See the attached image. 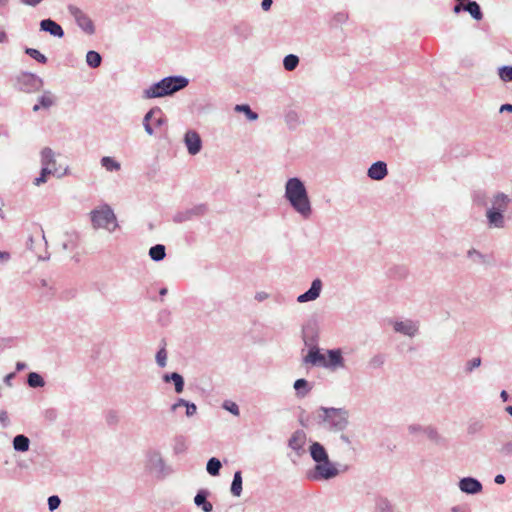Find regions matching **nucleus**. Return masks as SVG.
<instances>
[{"mask_svg": "<svg viewBox=\"0 0 512 512\" xmlns=\"http://www.w3.org/2000/svg\"><path fill=\"white\" fill-rule=\"evenodd\" d=\"M349 411L344 408L320 406L312 415L300 416V424L308 428L314 422L324 429L333 432H343L349 425Z\"/></svg>", "mask_w": 512, "mask_h": 512, "instance_id": "obj_1", "label": "nucleus"}, {"mask_svg": "<svg viewBox=\"0 0 512 512\" xmlns=\"http://www.w3.org/2000/svg\"><path fill=\"white\" fill-rule=\"evenodd\" d=\"M285 199L303 219L312 215L311 201L304 182L298 177L289 178L285 183Z\"/></svg>", "mask_w": 512, "mask_h": 512, "instance_id": "obj_2", "label": "nucleus"}, {"mask_svg": "<svg viewBox=\"0 0 512 512\" xmlns=\"http://www.w3.org/2000/svg\"><path fill=\"white\" fill-rule=\"evenodd\" d=\"M189 80L181 75L168 76L152 84L143 91L142 98L152 99L171 96L174 93L186 88Z\"/></svg>", "mask_w": 512, "mask_h": 512, "instance_id": "obj_3", "label": "nucleus"}, {"mask_svg": "<svg viewBox=\"0 0 512 512\" xmlns=\"http://www.w3.org/2000/svg\"><path fill=\"white\" fill-rule=\"evenodd\" d=\"M90 217L92 226L95 229L104 228L109 231H114L118 226L116 216L108 204L93 209L90 212Z\"/></svg>", "mask_w": 512, "mask_h": 512, "instance_id": "obj_4", "label": "nucleus"}, {"mask_svg": "<svg viewBox=\"0 0 512 512\" xmlns=\"http://www.w3.org/2000/svg\"><path fill=\"white\" fill-rule=\"evenodd\" d=\"M146 469L155 475L159 480L171 474L172 469L166 465L161 453L158 450H149L146 453Z\"/></svg>", "mask_w": 512, "mask_h": 512, "instance_id": "obj_5", "label": "nucleus"}, {"mask_svg": "<svg viewBox=\"0 0 512 512\" xmlns=\"http://www.w3.org/2000/svg\"><path fill=\"white\" fill-rule=\"evenodd\" d=\"M339 475V470L335 464L330 461L315 464V466L306 472V478L311 481H324L335 478Z\"/></svg>", "mask_w": 512, "mask_h": 512, "instance_id": "obj_6", "label": "nucleus"}, {"mask_svg": "<svg viewBox=\"0 0 512 512\" xmlns=\"http://www.w3.org/2000/svg\"><path fill=\"white\" fill-rule=\"evenodd\" d=\"M43 79L36 74L23 72L17 77V87L25 93H34L43 87Z\"/></svg>", "mask_w": 512, "mask_h": 512, "instance_id": "obj_7", "label": "nucleus"}, {"mask_svg": "<svg viewBox=\"0 0 512 512\" xmlns=\"http://www.w3.org/2000/svg\"><path fill=\"white\" fill-rule=\"evenodd\" d=\"M68 12L74 18L76 24L87 34L92 35L95 33V26L93 21L86 15L80 8L75 5H68Z\"/></svg>", "mask_w": 512, "mask_h": 512, "instance_id": "obj_8", "label": "nucleus"}, {"mask_svg": "<svg viewBox=\"0 0 512 512\" xmlns=\"http://www.w3.org/2000/svg\"><path fill=\"white\" fill-rule=\"evenodd\" d=\"M207 212L206 204H198L192 208L178 211L173 216V221L175 223H183L189 220H192L194 217L203 216Z\"/></svg>", "mask_w": 512, "mask_h": 512, "instance_id": "obj_9", "label": "nucleus"}, {"mask_svg": "<svg viewBox=\"0 0 512 512\" xmlns=\"http://www.w3.org/2000/svg\"><path fill=\"white\" fill-rule=\"evenodd\" d=\"M318 326L315 320H310L302 327V339L305 346H317L318 345Z\"/></svg>", "mask_w": 512, "mask_h": 512, "instance_id": "obj_10", "label": "nucleus"}, {"mask_svg": "<svg viewBox=\"0 0 512 512\" xmlns=\"http://www.w3.org/2000/svg\"><path fill=\"white\" fill-rule=\"evenodd\" d=\"M183 141L190 155H197L202 149V139L195 130H188L184 135Z\"/></svg>", "mask_w": 512, "mask_h": 512, "instance_id": "obj_11", "label": "nucleus"}, {"mask_svg": "<svg viewBox=\"0 0 512 512\" xmlns=\"http://www.w3.org/2000/svg\"><path fill=\"white\" fill-rule=\"evenodd\" d=\"M306 433L303 430H296L293 432L288 440V447L291 448L298 456L305 453L304 446L306 444Z\"/></svg>", "mask_w": 512, "mask_h": 512, "instance_id": "obj_12", "label": "nucleus"}, {"mask_svg": "<svg viewBox=\"0 0 512 512\" xmlns=\"http://www.w3.org/2000/svg\"><path fill=\"white\" fill-rule=\"evenodd\" d=\"M344 357L341 349H329L327 350V358L325 357L324 368L336 370L337 368L344 367Z\"/></svg>", "mask_w": 512, "mask_h": 512, "instance_id": "obj_13", "label": "nucleus"}, {"mask_svg": "<svg viewBox=\"0 0 512 512\" xmlns=\"http://www.w3.org/2000/svg\"><path fill=\"white\" fill-rule=\"evenodd\" d=\"M321 290L322 281L319 278H316L312 281L310 288L297 297V301L299 303L314 301L320 296Z\"/></svg>", "mask_w": 512, "mask_h": 512, "instance_id": "obj_14", "label": "nucleus"}, {"mask_svg": "<svg viewBox=\"0 0 512 512\" xmlns=\"http://www.w3.org/2000/svg\"><path fill=\"white\" fill-rule=\"evenodd\" d=\"M459 488L463 493L475 495L482 491L481 482L474 477H464L459 481Z\"/></svg>", "mask_w": 512, "mask_h": 512, "instance_id": "obj_15", "label": "nucleus"}, {"mask_svg": "<svg viewBox=\"0 0 512 512\" xmlns=\"http://www.w3.org/2000/svg\"><path fill=\"white\" fill-rule=\"evenodd\" d=\"M388 175L387 164L384 161L374 162L367 170V176L371 180L381 181Z\"/></svg>", "mask_w": 512, "mask_h": 512, "instance_id": "obj_16", "label": "nucleus"}, {"mask_svg": "<svg viewBox=\"0 0 512 512\" xmlns=\"http://www.w3.org/2000/svg\"><path fill=\"white\" fill-rule=\"evenodd\" d=\"M309 453L315 464L329 460V455L323 444L313 441L309 446Z\"/></svg>", "mask_w": 512, "mask_h": 512, "instance_id": "obj_17", "label": "nucleus"}, {"mask_svg": "<svg viewBox=\"0 0 512 512\" xmlns=\"http://www.w3.org/2000/svg\"><path fill=\"white\" fill-rule=\"evenodd\" d=\"M505 209L489 208L486 212L487 221L490 227L503 228L505 225L504 212Z\"/></svg>", "mask_w": 512, "mask_h": 512, "instance_id": "obj_18", "label": "nucleus"}, {"mask_svg": "<svg viewBox=\"0 0 512 512\" xmlns=\"http://www.w3.org/2000/svg\"><path fill=\"white\" fill-rule=\"evenodd\" d=\"M308 353L303 357L304 364H311L313 366H322L324 367L325 355H323L320 351V348L317 346L308 347Z\"/></svg>", "mask_w": 512, "mask_h": 512, "instance_id": "obj_19", "label": "nucleus"}, {"mask_svg": "<svg viewBox=\"0 0 512 512\" xmlns=\"http://www.w3.org/2000/svg\"><path fill=\"white\" fill-rule=\"evenodd\" d=\"M40 30L58 38L64 36V30L60 24L51 18H46L40 21Z\"/></svg>", "mask_w": 512, "mask_h": 512, "instance_id": "obj_20", "label": "nucleus"}, {"mask_svg": "<svg viewBox=\"0 0 512 512\" xmlns=\"http://www.w3.org/2000/svg\"><path fill=\"white\" fill-rule=\"evenodd\" d=\"M393 328L395 332L409 337L415 336L418 332V326L412 320L396 321L394 322Z\"/></svg>", "mask_w": 512, "mask_h": 512, "instance_id": "obj_21", "label": "nucleus"}, {"mask_svg": "<svg viewBox=\"0 0 512 512\" xmlns=\"http://www.w3.org/2000/svg\"><path fill=\"white\" fill-rule=\"evenodd\" d=\"M210 491L207 489H200L194 497V504L200 508L203 512H212L213 505L208 501Z\"/></svg>", "mask_w": 512, "mask_h": 512, "instance_id": "obj_22", "label": "nucleus"}, {"mask_svg": "<svg viewBox=\"0 0 512 512\" xmlns=\"http://www.w3.org/2000/svg\"><path fill=\"white\" fill-rule=\"evenodd\" d=\"M162 379L165 383L172 382L174 384L176 393L180 394L183 392L185 382L183 376L178 372L165 373Z\"/></svg>", "mask_w": 512, "mask_h": 512, "instance_id": "obj_23", "label": "nucleus"}, {"mask_svg": "<svg viewBox=\"0 0 512 512\" xmlns=\"http://www.w3.org/2000/svg\"><path fill=\"white\" fill-rule=\"evenodd\" d=\"M184 406L186 408V416L192 417L197 412V406L193 402H189L183 398H178L175 403L170 407L171 412H176L179 407Z\"/></svg>", "mask_w": 512, "mask_h": 512, "instance_id": "obj_24", "label": "nucleus"}, {"mask_svg": "<svg viewBox=\"0 0 512 512\" xmlns=\"http://www.w3.org/2000/svg\"><path fill=\"white\" fill-rule=\"evenodd\" d=\"M157 113H161V108L158 107V106H155L153 108H151L144 116L143 118V126H144V129L146 131V133L150 136L154 135V128H153V125L151 123V121L153 120L152 117H155L157 115Z\"/></svg>", "mask_w": 512, "mask_h": 512, "instance_id": "obj_25", "label": "nucleus"}, {"mask_svg": "<svg viewBox=\"0 0 512 512\" xmlns=\"http://www.w3.org/2000/svg\"><path fill=\"white\" fill-rule=\"evenodd\" d=\"M293 387L298 398H304L312 390V385L304 378L297 379Z\"/></svg>", "mask_w": 512, "mask_h": 512, "instance_id": "obj_26", "label": "nucleus"}, {"mask_svg": "<svg viewBox=\"0 0 512 512\" xmlns=\"http://www.w3.org/2000/svg\"><path fill=\"white\" fill-rule=\"evenodd\" d=\"M394 505L385 496L378 495L375 498V512H394Z\"/></svg>", "mask_w": 512, "mask_h": 512, "instance_id": "obj_27", "label": "nucleus"}, {"mask_svg": "<svg viewBox=\"0 0 512 512\" xmlns=\"http://www.w3.org/2000/svg\"><path fill=\"white\" fill-rule=\"evenodd\" d=\"M13 448L17 452H27L30 447V440L24 434H18L13 438Z\"/></svg>", "mask_w": 512, "mask_h": 512, "instance_id": "obj_28", "label": "nucleus"}, {"mask_svg": "<svg viewBox=\"0 0 512 512\" xmlns=\"http://www.w3.org/2000/svg\"><path fill=\"white\" fill-rule=\"evenodd\" d=\"M41 165L42 167L56 168V161L54 152L51 148L45 147L41 151Z\"/></svg>", "mask_w": 512, "mask_h": 512, "instance_id": "obj_29", "label": "nucleus"}, {"mask_svg": "<svg viewBox=\"0 0 512 512\" xmlns=\"http://www.w3.org/2000/svg\"><path fill=\"white\" fill-rule=\"evenodd\" d=\"M187 437L184 435H176L173 438V452L176 455L183 454L188 449Z\"/></svg>", "mask_w": 512, "mask_h": 512, "instance_id": "obj_30", "label": "nucleus"}, {"mask_svg": "<svg viewBox=\"0 0 512 512\" xmlns=\"http://www.w3.org/2000/svg\"><path fill=\"white\" fill-rule=\"evenodd\" d=\"M242 472L240 470L236 471L233 475V480L231 483L230 491L233 496L239 497L242 493Z\"/></svg>", "mask_w": 512, "mask_h": 512, "instance_id": "obj_31", "label": "nucleus"}, {"mask_svg": "<svg viewBox=\"0 0 512 512\" xmlns=\"http://www.w3.org/2000/svg\"><path fill=\"white\" fill-rule=\"evenodd\" d=\"M465 12H468L471 15V17L477 21L483 18L481 7L476 1H468L466 3Z\"/></svg>", "mask_w": 512, "mask_h": 512, "instance_id": "obj_32", "label": "nucleus"}, {"mask_svg": "<svg viewBox=\"0 0 512 512\" xmlns=\"http://www.w3.org/2000/svg\"><path fill=\"white\" fill-rule=\"evenodd\" d=\"M149 256L153 261H162L166 256V248L162 244H156L149 249Z\"/></svg>", "mask_w": 512, "mask_h": 512, "instance_id": "obj_33", "label": "nucleus"}, {"mask_svg": "<svg viewBox=\"0 0 512 512\" xmlns=\"http://www.w3.org/2000/svg\"><path fill=\"white\" fill-rule=\"evenodd\" d=\"M27 384L31 388H41L45 385V381L39 373L30 372L27 375Z\"/></svg>", "mask_w": 512, "mask_h": 512, "instance_id": "obj_34", "label": "nucleus"}, {"mask_svg": "<svg viewBox=\"0 0 512 512\" xmlns=\"http://www.w3.org/2000/svg\"><path fill=\"white\" fill-rule=\"evenodd\" d=\"M484 422L481 419L472 418L468 422L467 433L469 435H476L481 433L484 429Z\"/></svg>", "mask_w": 512, "mask_h": 512, "instance_id": "obj_35", "label": "nucleus"}, {"mask_svg": "<svg viewBox=\"0 0 512 512\" xmlns=\"http://www.w3.org/2000/svg\"><path fill=\"white\" fill-rule=\"evenodd\" d=\"M87 65L91 68H98L102 63V56L94 50H90L86 54Z\"/></svg>", "mask_w": 512, "mask_h": 512, "instance_id": "obj_36", "label": "nucleus"}, {"mask_svg": "<svg viewBox=\"0 0 512 512\" xmlns=\"http://www.w3.org/2000/svg\"><path fill=\"white\" fill-rule=\"evenodd\" d=\"M234 110L236 112L244 113L248 120L255 121L258 119L259 115L255 111L251 109V107L248 104H237L234 107Z\"/></svg>", "mask_w": 512, "mask_h": 512, "instance_id": "obj_37", "label": "nucleus"}, {"mask_svg": "<svg viewBox=\"0 0 512 512\" xmlns=\"http://www.w3.org/2000/svg\"><path fill=\"white\" fill-rule=\"evenodd\" d=\"M222 467L221 461L216 457H211L206 465V470L211 476H218Z\"/></svg>", "mask_w": 512, "mask_h": 512, "instance_id": "obj_38", "label": "nucleus"}, {"mask_svg": "<svg viewBox=\"0 0 512 512\" xmlns=\"http://www.w3.org/2000/svg\"><path fill=\"white\" fill-rule=\"evenodd\" d=\"M467 257L469 259H471L474 263H477V264L488 263L487 255L481 253L480 251L476 250L475 248H471L467 251Z\"/></svg>", "mask_w": 512, "mask_h": 512, "instance_id": "obj_39", "label": "nucleus"}, {"mask_svg": "<svg viewBox=\"0 0 512 512\" xmlns=\"http://www.w3.org/2000/svg\"><path fill=\"white\" fill-rule=\"evenodd\" d=\"M38 102L44 109H49L55 104L56 98L51 91L47 90L38 98Z\"/></svg>", "mask_w": 512, "mask_h": 512, "instance_id": "obj_40", "label": "nucleus"}, {"mask_svg": "<svg viewBox=\"0 0 512 512\" xmlns=\"http://www.w3.org/2000/svg\"><path fill=\"white\" fill-rule=\"evenodd\" d=\"M56 172V168L41 167L40 175L34 179V185L40 186L47 182L48 177Z\"/></svg>", "mask_w": 512, "mask_h": 512, "instance_id": "obj_41", "label": "nucleus"}, {"mask_svg": "<svg viewBox=\"0 0 512 512\" xmlns=\"http://www.w3.org/2000/svg\"><path fill=\"white\" fill-rule=\"evenodd\" d=\"M285 122L289 129L294 130L300 124V117L296 111L289 110L285 114Z\"/></svg>", "mask_w": 512, "mask_h": 512, "instance_id": "obj_42", "label": "nucleus"}, {"mask_svg": "<svg viewBox=\"0 0 512 512\" xmlns=\"http://www.w3.org/2000/svg\"><path fill=\"white\" fill-rule=\"evenodd\" d=\"M101 165L110 172L118 171L121 168V165L114 158L109 156H104L101 158Z\"/></svg>", "mask_w": 512, "mask_h": 512, "instance_id": "obj_43", "label": "nucleus"}, {"mask_svg": "<svg viewBox=\"0 0 512 512\" xmlns=\"http://www.w3.org/2000/svg\"><path fill=\"white\" fill-rule=\"evenodd\" d=\"M299 65V57L294 54L286 55L283 59V66L287 71H293Z\"/></svg>", "mask_w": 512, "mask_h": 512, "instance_id": "obj_44", "label": "nucleus"}, {"mask_svg": "<svg viewBox=\"0 0 512 512\" xmlns=\"http://www.w3.org/2000/svg\"><path fill=\"white\" fill-rule=\"evenodd\" d=\"M25 54H27L28 56H30L32 59L36 60L40 64H46L48 61L47 57L35 48L26 47Z\"/></svg>", "mask_w": 512, "mask_h": 512, "instance_id": "obj_45", "label": "nucleus"}, {"mask_svg": "<svg viewBox=\"0 0 512 512\" xmlns=\"http://www.w3.org/2000/svg\"><path fill=\"white\" fill-rule=\"evenodd\" d=\"M498 75L503 82H512V65H504L499 67Z\"/></svg>", "mask_w": 512, "mask_h": 512, "instance_id": "obj_46", "label": "nucleus"}, {"mask_svg": "<svg viewBox=\"0 0 512 512\" xmlns=\"http://www.w3.org/2000/svg\"><path fill=\"white\" fill-rule=\"evenodd\" d=\"M423 433L427 435V437L434 441L435 443H439L441 440V436L439 435L437 429L433 426H426L423 428Z\"/></svg>", "mask_w": 512, "mask_h": 512, "instance_id": "obj_47", "label": "nucleus"}, {"mask_svg": "<svg viewBox=\"0 0 512 512\" xmlns=\"http://www.w3.org/2000/svg\"><path fill=\"white\" fill-rule=\"evenodd\" d=\"M105 420L108 426L114 427L119 422V415L116 410H109L105 415Z\"/></svg>", "mask_w": 512, "mask_h": 512, "instance_id": "obj_48", "label": "nucleus"}, {"mask_svg": "<svg viewBox=\"0 0 512 512\" xmlns=\"http://www.w3.org/2000/svg\"><path fill=\"white\" fill-rule=\"evenodd\" d=\"M156 363L159 367L164 368L167 364V351L165 346L161 347L156 353Z\"/></svg>", "mask_w": 512, "mask_h": 512, "instance_id": "obj_49", "label": "nucleus"}, {"mask_svg": "<svg viewBox=\"0 0 512 512\" xmlns=\"http://www.w3.org/2000/svg\"><path fill=\"white\" fill-rule=\"evenodd\" d=\"M508 202H509L508 196L502 192H498L494 196V204L498 205L500 209H502V208L506 209Z\"/></svg>", "mask_w": 512, "mask_h": 512, "instance_id": "obj_50", "label": "nucleus"}, {"mask_svg": "<svg viewBox=\"0 0 512 512\" xmlns=\"http://www.w3.org/2000/svg\"><path fill=\"white\" fill-rule=\"evenodd\" d=\"M384 363H385V356L383 354H376L370 359L369 366L371 368L377 369V368H381L384 365Z\"/></svg>", "mask_w": 512, "mask_h": 512, "instance_id": "obj_51", "label": "nucleus"}, {"mask_svg": "<svg viewBox=\"0 0 512 512\" xmlns=\"http://www.w3.org/2000/svg\"><path fill=\"white\" fill-rule=\"evenodd\" d=\"M222 407H223V409L229 411L231 414H233L235 416H239V414H240L239 406L233 401H230V400L224 401L222 404Z\"/></svg>", "mask_w": 512, "mask_h": 512, "instance_id": "obj_52", "label": "nucleus"}, {"mask_svg": "<svg viewBox=\"0 0 512 512\" xmlns=\"http://www.w3.org/2000/svg\"><path fill=\"white\" fill-rule=\"evenodd\" d=\"M48 508L50 511H54L59 508L61 504V499L58 495H52L48 497L47 500Z\"/></svg>", "mask_w": 512, "mask_h": 512, "instance_id": "obj_53", "label": "nucleus"}, {"mask_svg": "<svg viewBox=\"0 0 512 512\" xmlns=\"http://www.w3.org/2000/svg\"><path fill=\"white\" fill-rule=\"evenodd\" d=\"M152 125L155 127H161L167 123V118L165 117L163 111L161 113H157L155 117H152Z\"/></svg>", "mask_w": 512, "mask_h": 512, "instance_id": "obj_54", "label": "nucleus"}, {"mask_svg": "<svg viewBox=\"0 0 512 512\" xmlns=\"http://www.w3.org/2000/svg\"><path fill=\"white\" fill-rule=\"evenodd\" d=\"M235 31L237 34L246 38L251 34V27L247 24H240L235 27Z\"/></svg>", "mask_w": 512, "mask_h": 512, "instance_id": "obj_55", "label": "nucleus"}, {"mask_svg": "<svg viewBox=\"0 0 512 512\" xmlns=\"http://www.w3.org/2000/svg\"><path fill=\"white\" fill-rule=\"evenodd\" d=\"M480 365H481V358L475 357L467 362L465 369L467 372H472L475 368H478Z\"/></svg>", "mask_w": 512, "mask_h": 512, "instance_id": "obj_56", "label": "nucleus"}, {"mask_svg": "<svg viewBox=\"0 0 512 512\" xmlns=\"http://www.w3.org/2000/svg\"><path fill=\"white\" fill-rule=\"evenodd\" d=\"M348 19V15L345 13V12H339L337 14H335L333 20L334 22L338 23V24H342L344 22H346Z\"/></svg>", "mask_w": 512, "mask_h": 512, "instance_id": "obj_57", "label": "nucleus"}, {"mask_svg": "<svg viewBox=\"0 0 512 512\" xmlns=\"http://www.w3.org/2000/svg\"><path fill=\"white\" fill-rule=\"evenodd\" d=\"M41 287L48 288L47 297L50 299L55 295V290L53 287L48 286V282L45 279H41L40 281Z\"/></svg>", "mask_w": 512, "mask_h": 512, "instance_id": "obj_58", "label": "nucleus"}, {"mask_svg": "<svg viewBox=\"0 0 512 512\" xmlns=\"http://www.w3.org/2000/svg\"><path fill=\"white\" fill-rule=\"evenodd\" d=\"M0 422L3 427H7L9 424L8 413L5 410H0Z\"/></svg>", "mask_w": 512, "mask_h": 512, "instance_id": "obj_59", "label": "nucleus"}, {"mask_svg": "<svg viewBox=\"0 0 512 512\" xmlns=\"http://www.w3.org/2000/svg\"><path fill=\"white\" fill-rule=\"evenodd\" d=\"M423 426L419 425V424H411L408 426V431L411 433V434H415V433H418V432H423Z\"/></svg>", "mask_w": 512, "mask_h": 512, "instance_id": "obj_60", "label": "nucleus"}, {"mask_svg": "<svg viewBox=\"0 0 512 512\" xmlns=\"http://www.w3.org/2000/svg\"><path fill=\"white\" fill-rule=\"evenodd\" d=\"M43 0H20V2L24 5L36 7L39 5Z\"/></svg>", "mask_w": 512, "mask_h": 512, "instance_id": "obj_61", "label": "nucleus"}, {"mask_svg": "<svg viewBox=\"0 0 512 512\" xmlns=\"http://www.w3.org/2000/svg\"><path fill=\"white\" fill-rule=\"evenodd\" d=\"M56 416H57V413H56V410H54V409H48V410H46V412H45V417H46L47 419H49L50 421L55 420V419H56Z\"/></svg>", "mask_w": 512, "mask_h": 512, "instance_id": "obj_62", "label": "nucleus"}, {"mask_svg": "<svg viewBox=\"0 0 512 512\" xmlns=\"http://www.w3.org/2000/svg\"><path fill=\"white\" fill-rule=\"evenodd\" d=\"M499 112L500 113H503V112H510V113H512V104H510V103L502 104L500 106Z\"/></svg>", "mask_w": 512, "mask_h": 512, "instance_id": "obj_63", "label": "nucleus"}, {"mask_svg": "<svg viewBox=\"0 0 512 512\" xmlns=\"http://www.w3.org/2000/svg\"><path fill=\"white\" fill-rule=\"evenodd\" d=\"M494 482L498 485H502L506 482V477L503 474H498L495 476Z\"/></svg>", "mask_w": 512, "mask_h": 512, "instance_id": "obj_64", "label": "nucleus"}]
</instances>
